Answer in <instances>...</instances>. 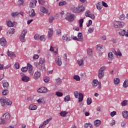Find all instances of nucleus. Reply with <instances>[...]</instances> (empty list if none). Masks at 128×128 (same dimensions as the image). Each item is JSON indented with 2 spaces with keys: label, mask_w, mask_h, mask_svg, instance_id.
I'll use <instances>...</instances> for the list:
<instances>
[{
  "label": "nucleus",
  "mask_w": 128,
  "mask_h": 128,
  "mask_svg": "<svg viewBox=\"0 0 128 128\" xmlns=\"http://www.w3.org/2000/svg\"><path fill=\"white\" fill-rule=\"evenodd\" d=\"M62 40H63L64 42H70V38L68 34L63 35L62 36Z\"/></svg>",
  "instance_id": "11"
},
{
  "label": "nucleus",
  "mask_w": 128,
  "mask_h": 128,
  "mask_svg": "<svg viewBox=\"0 0 128 128\" xmlns=\"http://www.w3.org/2000/svg\"><path fill=\"white\" fill-rule=\"evenodd\" d=\"M0 44L2 46H6V40L4 38L0 39Z\"/></svg>",
  "instance_id": "21"
},
{
  "label": "nucleus",
  "mask_w": 128,
  "mask_h": 128,
  "mask_svg": "<svg viewBox=\"0 0 128 128\" xmlns=\"http://www.w3.org/2000/svg\"><path fill=\"white\" fill-rule=\"evenodd\" d=\"M38 1L40 4H42V6H44V2H46L45 0H38Z\"/></svg>",
  "instance_id": "62"
},
{
  "label": "nucleus",
  "mask_w": 128,
  "mask_h": 128,
  "mask_svg": "<svg viewBox=\"0 0 128 128\" xmlns=\"http://www.w3.org/2000/svg\"><path fill=\"white\" fill-rule=\"evenodd\" d=\"M113 26L115 28H120L124 26V22L115 20L113 22Z\"/></svg>",
  "instance_id": "2"
},
{
  "label": "nucleus",
  "mask_w": 128,
  "mask_h": 128,
  "mask_svg": "<svg viewBox=\"0 0 128 128\" xmlns=\"http://www.w3.org/2000/svg\"><path fill=\"white\" fill-rule=\"evenodd\" d=\"M40 12L43 14H50V11H48V10L44 6L40 7Z\"/></svg>",
  "instance_id": "15"
},
{
  "label": "nucleus",
  "mask_w": 128,
  "mask_h": 128,
  "mask_svg": "<svg viewBox=\"0 0 128 128\" xmlns=\"http://www.w3.org/2000/svg\"><path fill=\"white\" fill-rule=\"evenodd\" d=\"M28 108L30 110H36V106L32 104H30L28 106Z\"/></svg>",
  "instance_id": "31"
},
{
  "label": "nucleus",
  "mask_w": 128,
  "mask_h": 128,
  "mask_svg": "<svg viewBox=\"0 0 128 128\" xmlns=\"http://www.w3.org/2000/svg\"><path fill=\"white\" fill-rule=\"evenodd\" d=\"M56 62L58 66H60L62 64V58L60 56H57L56 58Z\"/></svg>",
  "instance_id": "13"
},
{
  "label": "nucleus",
  "mask_w": 128,
  "mask_h": 128,
  "mask_svg": "<svg viewBox=\"0 0 128 128\" xmlns=\"http://www.w3.org/2000/svg\"><path fill=\"white\" fill-rule=\"evenodd\" d=\"M44 82H50V78L45 77L44 78Z\"/></svg>",
  "instance_id": "63"
},
{
  "label": "nucleus",
  "mask_w": 128,
  "mask_h": 128,
  "mask_svg": "<svg viewBox=\"0 0 128 128\" xmlns=\"http://www.w3.org/2000/svg\"><path fill=\"white\" fill-rule=\"evenodd\" d=\"M122 115L123 118L128 120V111H124L122 112Z\"/></svg>",
  "instance_id": "32"
},
{
  "label": "nucleus",
  "mask_w": 128,
  "mask_h": 128,
  "mask_svg": "<svg viewBox=\"0 0 128 128\" xmlns=\"http://www.w3.org/2000/svg\"><path fill=\"white\" fill-rule=\"evenodd\" d=\"M86 128H92V125L90 123H87L84 126Z\"/></svg>",
  "instance_id": "48"
},
{
  "label": "nucleus",
  "mask_w": 128,
  "mask_h": 128,
  "mask_svg": "<svg viewBox=\"0 0 128 128\" xmlns=\"http://www.w3.org/2000/svg\"><path fill=\"white\" fill-rule=\"evenodd\" d=\"M98 84L99 86V88H102V83H100V82H98V81L96 80H94L92 81V86L93 88H96V86H98Z\"/></svg>",
  "instance_id": "9"
},
{
  "label": "nucleus",
  "mask_w": 128,
  "mask_h": 128,
  "mask_svg": "<svg viewBox=\"0 0 128 128\" xmlns=\"http://www.w3.org/2000/svg\"><path fill=\"white\" fill-rule=\"evenodd\" d=\"M128 104V100H124L122 102L121 104L122 106H126Z\"/></svg>",
  "instance_id": "55"
},
{
  "label": "nucleus",
  "mask_w": 128,
  "mask_h": 128,
  "mask_svg": "<svg viewBox=\"0 0 128 128\" xmlns=\"http://www.w3.org/2000/svg\"><path fill=\"white\" fill-rule=\"evenodd\" d=\"M56 95L57 96H64V94L60 92H56Z\"/></svg>",
  "instance_id": "51"
},
{
  "label": "nucleus",
  "mask_w": 128,
  "mask_h": 128,
  "mask_svg": "<svg viewBox=\"0 0 128 128\" xmlns=\"http://www.w3.org/2000/svg\"><path fill=\"white\" fill-rule=\"evenodd\" d=\"M3 118L4 120L6 122L7 120H8L10 118V114L6 113L3 115Z\"/></svg>",
  "instance_id": "24"
},
{
  "label": "nucleus",
  "mask_w": 128,
  "mask_h": 128,
  "mask_svg": "<svg viewBox=\"0 0 128 128\" xmlns=\"http://www.w3.org/2000/svg\"><path fill=\"white\" fill-rule=\"evenodd\" d=\"M78 42H83L84 36H82V34L79 32L78 34Z\"/></svg>",
  "instance_id": "26"
},
{
  "label": "nucleus",
  "mask_w": 128,
  "mask_h": 128,
  "mask_svg": "<svg viewBox=\"0 0 128 128\" xmlns=\"http://www.w3.org/2000/svg\"><path fill=\"white\" fill-rule=\"evenodd\" d=\"M82 24H84V19H80L79 20V24L80 28L82 27Z\"/></svg>",
  "instance_id": "58"
},
{
  "label": "nucleus",
  "mask_w": 128,
  "mask_h": 128,
  "mask_svg": "<svg viewBox=\"0 0 128 128\" xmlns=\"http://www.w3.org/2000/svg\"><path fill=\"white\" fill-rule=\"evenodd\" d=\"M74 80H76L77 82H80V76L78 75L74 76Z\"/></svg>",
  "instance_id": "50"
},
{
  "label": "nucleus",
  "mask_w": 128,
  "mask_h": 128,
  "mask_svg": "<svg viewBox=\"0 0 128 128\" xmlns=\"http://www.w3.org/2000/svg\"><path fill=\"white\" fill-rule=\"evenodd\" d=\"M77 62L80 66H84V59H79L77 60Z\"/></svg>",
  "instance_id": "30"
},
{
  "label": "nucleus",
  "mask_w": 128,
  "mask_h": 128,
  "mask_svg": "<svg viewBox=\"0 0 128 128\" xmlns=\"http://www.w3.org/2000/svg\"><path fill=\"white\" fill-rule=\"evenodd\" d=\"M36 0H32L30 2V8H36Z\"/></svg>",
  "instance_id": "18"
},
{
  "label": "nucleus",
  "mask_w": 128,
  "mask_h": 128,
  "mask_svg": "<svg viewBox=\"0 0 128 128\" xmlns=\"http://www.w3.org/2000/svg\"><path fill=\"white\" fill-rule=\"evenodd\" d=\"M72 10L73 12H75V14H80V10H78V6L76 8L72 7Z\"/></svg>",
  "instance_id": "28"
},
{
  "label": "nucleus",
  "mask_w": 128,
  "mask_h": 128,
  "mask_svg": "<svg viewBox=\"0 0 128 128\" xmlns=\"http://www.w3.org/2000/svg\"><path fill=\"white\" fill-rule=\"evenodd\" d=\"M56 84H57V86H60V84H62V79H60V78H58L56 79Z\"/></svg>",
  "instance_id": "38"
},
{
  "label": "nucleus",
  "mask_w": 128,
  "mask_h": 128,
  "mask_svg": "<svg viewBox=\"0 0 128 128\" xmlns=\"http://www.w3.org/2000/svg\"><path fill=\"white\" fill-rule=\"evenodd\" d=\"M54 16H50L49 18V22L50 24H52V22H54Z\"/></svg>",
  "instance_id": "52"
},
{
  "label": "nucleus",
  "mask_w": 128,
  "mask_h": 128,
  "mask_svg": "<svg viewBox=\"0 0 128 128\" xmlns=\"http://www.w3.org/2000/svg\"><path fill=\"white\" fill-rule=\"evenodd\" d=\"M65 18L66 20H68V22H74V15L72 14L67 13Z\"/></svg>",
  "instance_id": "7"
},
{
  "label": "nucleus",
  "mask_w": 128,
  "mask_h": 128,
  "mask_svg": "<svg viewBox=\"0 0 128 128\" xmlns=\"http://www.w3.org/2000/svg\"><path fill=\"white\" fill-rule=\"evenodd\" d=\"M114 84H118L120 82V80L119 78H115L114 79Z\"/></svg>",
  "instance_id": "35"
},
{
  "label": "nucleus",
  "mask_w": 128,
  "mask_h": 128,
  "mask_svg": "<svg viewBox=\"0 0 128 128\" xmlns=\"http://www.w3.org/2000/svg\"><path fill=\"white\" fill-rule=\"evenodd\" d=\"M0 102L1 103V106L3 108H6L8 106H12V102L9 100H6L4 98H1L0 99Z\"/></svg>",
  "instance_id": "1"
},
{
  "label": "nucleus",
  "mask_w": 128,
  "mask_h": 128,
  "mask_svg": "<svg viewBox=\"0 0 128 128\" xmlns=\"http://www.w3.org/2000/svg\"><path fill=\"white\" fill-rule=\"evenodd\" d=\"M26 34H28V30H26V29H24L22 31V33L20 34V42H26V39H24V38H25Z\"/></svg>",
  "instance_id": "5"
},
{
  "label": "nucleus",
  "mask_w": 128,
  "mask_h": 128,
  "mask_svg": "<svg viewBox=\"0 0 128 128\" xmlns=\"http://www.w3.org/2000/svg\"><path fill=\"white\" fill-rule=\"evenodd\" d=\"M21 70L24 72H28V66L22 68Z\"/></svg>",
  "instance_id": "61"
},
{
  "label": "nucleus",
  "mask_w": 128,
  "mask_h": 128,
  "mask_svg": "<svg viewBox=\"0 0 128 128\" xmlns=\"http://www.w3.org/2000/svg\"><path fill=\"white\" fill-rule=\"evenodd\" d=\"M64 102H70V96L68 95L64 97Z\"/></svg>",
  "instance_id": "46"
},
{
  "label": "nucleus",
  "mask_w": 128,
  "mask_h": 128,
  "mask_svg": "<svg viewBox=\"0 0 128 128\" xmlns=\"http://www.w3.org/2000/svg\"><path fill=\"white\" fill-rule=\"evenodd\" d=\"M38 104H44V100L42 98H40L38 100H37Z\"/></svg>",
  "instance_id": "47"
},
{
  "label": "nucleus",
  "mask_w": 128,
  "mask_h": 128,
  "mask_svg": "<svg viewBox=\"0 0 128 128\" xmlns=\"http://www.w3.org/2000/svg\"><path fill=\"white\" fill-rule=\"evenodd\" d=\"M40 76H42V74L40 73V72H39L38 70L35 72L34 74V80H38V78H40Z\"/></svg>",
  "instance_id": "17"
},
{
  "label": "nucleus",
  "mask_w": 128,
  "mask_h": 128,
  "mask_svg": "<svg viewBox=\"0 0 128 128\" xmlns=\"http://www.w3.org/2000/svg\"><path fill=\"white\" fill-rule=\"evenodd\" d=\"M6 121L4 119L0 118V124H6Z\"/></svg>",
  "instance_id": "53"
},
{
  "label": "nucleus",
  "mask_w": 128,
  "mask_h": 128,
  "mask_svg": "<svg viewBox=\"0 0 128 128\" xmlns=\"http://www.w3.org/2000/svg\"><path fill=\"white\" fill-rule=\"evenodd\" d=\"M34 64L36 68H37L38 70H40L41 72H44V70H46V67L44 66L41 65L38 62H34Z\"/></svg>",
  "instance_id": "6"
},
{
  "label": "nucleus",
  "mask_w": 128,
  "mask_h": 128,
  "mask_svg": "<svg viewBox=\"0 0 128 128\" xmlns=\"http://www.w3.org/2000/svg\"><path fill=\"white\" fill-rule=\"evenodd\" d=\"M119 18L120 20H124L126 18V16L124 14H122L119 16Z\"/></svg>",
  "instance_id": "59"
},
{
  "label": "nucleus",
  "mask_w": 128,
  "mask_h": 128,
  "mask_svg": "<svg viewBox=\"0 0 128 128\" xmlns=\"http://www.w3.org/2000/svg\"><path fill=\"white\" fill-rule=\"evenodd\" d=\"M7 54H8V56H10V58H16V54L14 53V52H10L8 50Z\"/></svg>",
  "instance_id": "22"
},
{
  "label": "nucleus",
  "mask_w": 128,
  "mask_h": 128,
  "mask_svg": "<svg viewBox=\"0 0 128 128\" xmlns=\"http://www.w3.org/2000/svg\"><path fill=\"white\" fill-rule=\"evenodd\" d=\"M8 94V90H4L3 92H2V94L3 96H6Z\"/></svg>",
  "instance_id": "54"
},
{
  "label": "nucleus",
  "mask_w": 128,
  "mask_h": 128,
  "mask_svg": "<svg viewBox=\"0 0 128 128\" xmlns=\"http://www.w3.org/2000/svg\"><path fill=\"white\" fill-rule=\"evenodd\" d=\"M36 14V11H34V9H32L29 12V16L30 18H34Z\"/></svg>",
  "instance_id": "25"
},
{
  "label": "nucleus",
  "mask_w": 128,
  "mask_h": 128,
  "mask_svg": "<svg viewBox=\"0 0 128 128\" xmlns=\"http://www.w3.org/2000/svg\"><path fill=\"white\" fill-rule=\"evenodd\" d=\"M27 68L28 70V72L30 76H32L34 74V72H32V70H34V67L32 64H30V63H28L27 64Z\"/></svg>",
  "instance_id": "10"
},
{
  "label": "nucleus",
  "mask_w": 128,
  "mask_h": 128,
  "mask_svg": "<svg viewBox=\"0 0 128 128\" xmlns=\"http://www.w3.org/2000/svg\"><path fill=\"white\" fill-rule=\"evenodd\" d=\"M10 86V84L8 82L6 81H4L3 82V87L4 88L6 89Z\"/></svg>",
  "instance_id": "33"
},
{
  "label": "nucleus",
  "mask_w": 128,
  "mask_h": 128,
  "mask_svg": "<svg viewBox=\"0 0 128 128\" xmlns=\"http://www.w3.org/2000/svg\"><path fill=\"white\" fill-rule=\"evenodd\" d=\"M92 102V98H87V104L88 106H90Z\"/></svg>",
  "instance_id": "49"
},
{
  "label": "nucleus",
  "mask_w": 128,
  "mask_h": 128,
  "mask_svg": "<svg viewBox=\"0 0 128 128\" xmlns=\"http://www.w3.org/2000/svg\"><path fill=\"white\" fill-rule=\"evenodd\" d=\"M66 2L62 0L59 2L58 6H66Z\"/></svg>",
  "instance_id": "43"
},
{
  "label": "nucleus",
  "mask_w": 128,
  "mask_h": 128,
  "mask_svg": "<svg viewBox=\"0 0 128 128\" xmlns=\"http://www.w3.org/2000/svg\"><path fill=\"white\" fill-rule=\"evenodd\" d=\"M54 35V29L52 28H49L48 30V38H52V37Z\"/></svg>",
  "instance_id": "20"
},
{
  "label": "nucleus",
  "mask_w": 128,
  "mask_h": 128,
  "mask_svg": "<svg viewBox=\"0 0 128 128\" xmlns=\"http://www.w3.org/2000/svg\"><path fill=\"white\" fill-rule=\"evenodd\" d=\"M14 66L16 70H18V68H20V64H18V62H16L14 64Z\"/></svg>",
  "instance_id": "64"
},
{
  "label": "nucleus",
  "mask_w": 128,
  "mask_h": 128,
  "mask_svg": "<svg viewBox=\"0 0 128 128\" xmlns=\"http://www.w3.org/2000/svg\"><path fill=\"white\" fill-rule=\"evenodd\" d=\"M18 6H24V0H18Z\"/></svg>",
  "instance_id": "39"
},
{
  "label": "nucleus",
  "mask_w": 128,
  "mask_h": 128,
  "mask_svg": "<svg viewBox=\"0 0 128 128\" xmlns=\"http://www.w3.org/2000/svg\"><path fill=\"white\" fill-rule=\"evenodd\" d=\"M118 34L120 36H126V38H128V30L126 31L125 30H118Z\"/></svg>",
  "instance_id": "8"
},
{
  "label": "nucleus",
  "mask_w": 128,
  "mask_h": 128,
  "mask_svg": "<svg viewBox=\"0 0 128 128\" xmlns=\"http://www.w3.org/2000/svg\"><path fill=\"white\" fill-rule=\"evenodd\" d=\"M40 40L41 42H44L46 40V37H44V36L42 35L40 36Z\"/></svg>",
  "instance_id": "56"
},
{
  "label": "nucleus",
  "mask_w": 128,
  "mask_h": 128,
  "mask_svg": "<svg viewBox=\"0 0 128 128\" xmlns=\"http://www.w3.org/2000/svg\"><path fill=\"white\" fill-rule=\"evenodd\" d=\"M14 32H16V30H14V28H10L7 32V36H12V34H14Z\"/></svg>",
  "instance_id": "12"
},
{
  "label": "nucleus",
  "mask_w": 128,
  "mask_h": 128,
  "mask_svg": "<svg viewBox=\"0 0 128 128\" xmlns=\"http://www.w3.org/2000/svg\"><path fill=\"white\" fill-rule=\"evenodd\" d=\"M68 114V112L66 111H62L60 112V115L61 116H66V114Z\"/></svg>",
  "instance_id": "40"
},
{
  "label": "nucleus",
  "mask_w": 128,
  "mask_h": 128,
  "mask_svg": "<svg viewBox=\"0 0 128 128\" xmlns=\"http://www.w3.org/2000/svg\"><path fill=\"white\" fill-rule=\"evenodd\" d=\"M74 94L76 98H78V102H80L84 100V94L82 93H80L78 91H76L74 92Z\"/></svg>",
  "instance_id": "4"
},
{
  "label": "nucleus",
  "mask_w": 128,
  "mask_h": 128,
  "mask_svg": "<svg viewBox=\"0 0 128 128\" xmlns=\"http://www.w3.org/2000/svg\"><path fill=\"white\" fill-rule=\"evenodd\" d=\"M114 54H116V56L118 58H120V56H122V54L120 50L118 49L117 52L116 50H114Z\"/></svg>",
  "instance_id": "19"
},
{
  "label": "nucleus",
  "mask_w": 128,
  "mask_h": 128,
  "mask_svg": "<svg viewBox=\"0 0 128 128\" xmlns=\"http://www.w3.org/2000/svg\"><path fill=\"white\" fill-rule=\"evenodd\" d=\"M94 27L89 28L88 30V34H92L94 32Z\"/></svg>",
  "instance_id": "57"
},
{
  "label": "nucleus",
  "mask_w": 128,
  "mask_h": 128,
  "mask_svg": "<svg viewBox=\"0 0 128 128\" xmlns=\"http://www.w3.org/2000/svg\"><path fill=\"white\" fill-rule=\"evenodd\" d=\"M128 80L126 79L124 80V84H123V87L124 88H128Z\"/></svg>",
  "instance_id": "44"
},
{
  "label": "nucleus",
  "mask_w": 128,
  "mask_h": 128,
  "mask_svg": "<svg viewBox=\"0 0 128 128\" xmlns=\"http://www.w3.org/2000/svg\"><path fill=\"white\" fill-rule=\"evenodd\" d=\"M46 62V60L44 58H41L39 59V63L41 66Z\"/></svg>",
  "instance_id": "37"
},
{
  "label": "nucleus",
  "mask_w": 128,
  "mask_h": 128,
  "mask_svg": "<svg viewBox=\"0 0 128 128\" xmlns=\"http://www.w3.org/2000/svg\"><path fill=\"white\" fill-rule=\"evenodd\" d=\"M52 120V118H50L49 119H48L47 120H45L44 122V126H46V124H48L50 122V120Z\"/></svg>",
  "instance_id": "45"
},
{
  "label": "nucleus",
  "mask_w": 128,
  "mask_h": 128,
  "mask_svg": "<svg viewBox=\"0 0 128 128\" xmlns=\"http://www.w3.org/2000/svg\"><path fill=\"white\" fill-rule=\"evenodd\" d=\"M79 14L80 12H82L84 11V7L83 5L78 6Z\"/></svg>",
  "instance_id": "34"
},
{
  "label": "nucleus",
  "mask_w": 128,
  "mask_h": 128,
  "mask_svg": "<svg viewBox=\"0 0 128 128\" xmlns=\"http://www.w3.org/2000/svg\"><path fill=\"white\" fill-rule=\"evenodd\" d=\"M6 24L9 28H12V26H14V22H12V21L8 20L6 21Z\"/></svg>",
  "instance_id": "23"
},
{
  "label": "nucleus",
  "mask_w": 128,
  "mask_h": 128,
  "mask_svg": "<svg viewBox=\"0 0 128 128\" xmlns=\"http://www.w3.org/2000/svg\"><path fill=\"white\" fill-rule=\"evenodd\" d=\"M20 74L21 76H22V82H30V77L26 76V75H24L22 73H21Z\"/></svg>",
  "instance_id": "14"
},
{
  "label": "nucleus",
  "mask_w": 128,
  "mask_h": 128,
  "mask_svg": "<svg viewBox=\"0 0 128 128\" xmlns=\"http://www.w3.org/2000/svg\"><path fill=\"white\" fill-rule=\"evenodd\" d=\"M87 54L90 56H92V50L90 48L87 49Z\"/></svg>",
  "instance_id": "42"
},
{
  "label": "nucleus",
  "mask_w": 128,
  "mask_h": 128,
  "mask_svg": "<svg viewBox=\"0 0 128 128\" xmlns=\"http://www.w3.org/2000/svg\"><path fill=\"white\" fill-rule=\"evenodd\" d=\"M38 92L46 94V92H48V88L46 87H41L38 90Z\"/></svg>",
  "instance_id": "16"
},
{
  "label": "nucleus",
  "mask_w": 128,
  "mask_h": 128,
  "mask_svg": "<svg viewBox=\"0 0 128 128\" xmlns=\"http://www.w3.org/2000/svg\"><path fill=\"white\" fill-rule=\"evenodd\" d=\"M96 8L98 10H102V2H99L96 4Z\"/></svg>",
  "instance_id": "36"
},
{
  "label": "nucleus",
  "mask_w": 128,
  "mask_h": 128,
  "mask_svg": "<svg viewBox=\"0 0 128 128\" xmlns=\"http://www.w3.org/2000/svg\"><path fill=\"white\" fill-rule=\"evenodd\" d=\"M20 13L18 12H12L11 13V16H12V18H16V16H20Z\"/></svg>",
  "instance_id": "29"
},
{
  "label": "nucleus",
  "mask_w": 128,
  "mask_h": 128,
  "mask_svg": "<svg viewBox=\"0 0 128 128\" xmlns=\"http://www.w3.org/2000/svg\"><path fill=\"white\" fill-rule=\"evenodd\" d=\"M40 34H36L34 36V40H40Z\"/></svg>",
  "instance_id": "60"
},
{
  "label": "nucleus",
  "mask_w": 128,
  "mask_h": 128,
  "mask_svg": "<svg viewBox=\"0 0 128 128\" xmlns=\"http://www.w3.org/2000/svg\"><path fill=\"white\" fill-rule=\"evenodd\" d=\"M106 67L103 66L101 67L98 70V77L100 80L104 78V70H106Z\"/></svg>",
  "instance_id": "3"
},
{
  "label": "nucleus",
  "mask_w": 128,
  "mask_h": 128,
  "mask_svg": "<svg viewBox=\"0 0 128 128\" xmlns=\"http://www.w3.org/2000/svg\"><path fill=\"white\" fill-rule=\"evenodd\" d=\"M108 60H114V54H112V52H110L108 54Z\"/></svg>",
  "instance_id": "41"
},
{
  "label": "nucleus",
  "mask_w": 128,
  "mask_h": 128,
  "mask_svg": "<svg viewBox=\"0 0 128 128\" xmlns=\"http://www.w3.org/2000/svg\"><path fill=\"white\" fill-rule=\"evenodd\" d=\"M102 122L100 121V120H97L94 122V126L96 127L100 126Z\"/></svg>",
  "instance_id": "27"
}]
</instances>
